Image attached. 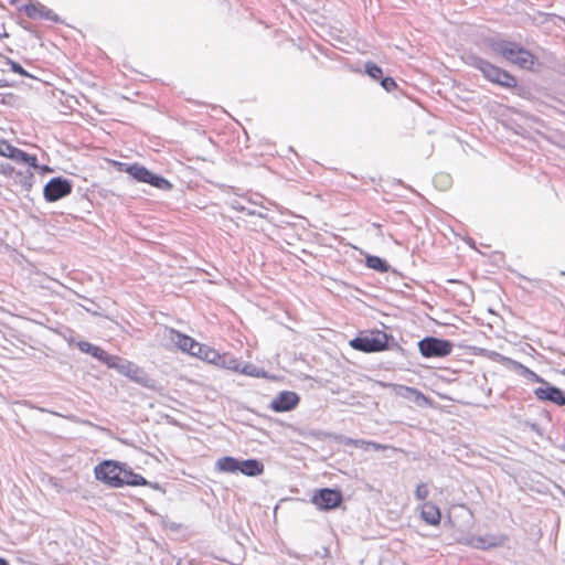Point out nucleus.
I'll use <instances>...</instances> for the list:
<instances>
[{
  "label": "nucleus",
  "mask_w": 565,
  "mask_h": 565,
  "mask_svg": "<svg viewBox=\"0 0 565 565\" xmlns=\"http://www.w3.org/2000/svg\"><path fill=\"white\" fill-rule=\"evenodd\" d=\"M435 183L446 189L450 184V178L447 174H439L435 178Z\"/></svg>",
  "instance_id": "7c9ffc66"
},
{
  "label": "nucleus",
  "mask_w": 565,
  "mask_h": 565,
  "mask_svg": "<svg viewBox=\"0 0 565 565\" xmlns=\"http://www.w3.org/2000/svg\"><path fill=\"white\" fill-rule=\"evenodd\" d=\"M365 264L369 268H372L380 273H386L390 267L388 264L384 259H382L377 256H373V255L366 256Z\"/></svg>",
  "instance_id": "b1692460"
},
{
  "label": "nucleus",
  "mask_w": 565,
  "mask_h": 565,
  "mask_svg": "<svg viewBox=\"0 0 565 565\" xmlns=\"http://www.w3.org/2000/svg\"><path fill=\"white\" fill-rule=\"evenodd\" d=\"M520 366L523 369V374H525L529 380L536 382V383H542L544 385V383L546 382L545 380H543L541 376H539L536 373L529 370L527 367H524L522 365H520Z\"/></svg>",
  "instance_id": "cd10ccee"
},
{
  "label": "nucleus",
  "mask_w": 565,
  "mask_h": 565,
  "mask_svg": "<svg viewBox=\"0 0 565 565\" xmlns=\"http://www.w3.org/2000/svg\"><path fill=\"white\" fill-rule=\"evenodd\" d=\"M420 515L427 524L438 525L440 523V510L431 502H425L422 505Z\"/></svg>",
  "instance_id": "f3484780"
},
{
  "label": "nucleus",
  "mask_w": 565,
  "mask_h": 565,
  "mask_svg": "<svg viewBox=\"0 0 565 565\" xmlns=\"http://www.w3.org/2000/svg\"><path fill=\"white\" fill-rule=\"evenodd\" d=\"M365 72L373 79L381 78L382 74H383L381 67H379L376 64L370 63V62L365 64Z\"/></svg>",
  "instance_id": "a878e982"
},
{
  "label": "nucleus",
  "mask_w": 565,
  "mask_h": 565,
  "mask_svg": "<svg viewBox=\"0 0 565 565\" xmlns=\"http://www.w3.org/2000/svg\"><path fill=\"white\" fill-rule=\"evenodd\" d=\"M491 50L518 66L530 70L534 65L535 57L530 51L510 41L499 40L491 44Z\"/></svg>",
  "instance_id": "f03ea898"
},
{
  "label": "nucleus",
  "mask_w": 565,
  "mask_h": 565,
  "mask_svg": "<svg viewBox=\"0 0 565 565\" xmlns=\"http://www.w3.org/2000/svg\"><path fill=\"white\" fill-rule=\"evenodd\" d=\"M238 373L253 377H267V373L264 370L258 369L252 363L241 364V370Z\"/></svg>",
  "instance_id": "393cba45"
},
{
  "label": "nucleus",
  "mask_w": 565,
  "mask_h": 565,
  "mask_svg": "<svg viewBox=\"0 0 565 565\" xmlns=\"http://www.w3.org/2000/svg\"><path fill=\"white\" fill-rule=\"evenodd\" d=\"M388 386L392 388L396 396L408 399L418 406H423L427 403L426 396L414 387L399 384H390Z\"/></svg>",
  "instance_id": "2eb2a0df"
},
{
  "label": "nucleus",
  "mask_w": 565,
  "mask_h": 565,
  "mask_svg": "<svg viewBox=\"0 0 565 565\" xmlns=\"http://www.w3.org/2000/svg\"><path fill=\"white\" fill-rule=\"evenodd\" d=\"M19 10L24 11L31 19H46L54 22L58 21L57 15L40 2L24 4Z\"/></svg>",
  "instance_id": "dca6fc26"
},
{
  "label": "nucleus",
  "mask_w": 565,
  "mask_h": 565,
  "mask_svg": "<svg viewBox=\"0 0 565 565\" xmlns=\"http://www.w3.org/2000/svg\"><path fill=\"white\" fill-rule=\"evenodd\" d=\"M429 495V490L426 483H419L415 490V497L417 500H426Z\"/></svg>",
  "instance_id": "bb28decb"
},
{
  "label": "nucleus",
  "mask_w": 565,
  "mask_h": 565,
  "mask_svg": "<svg viewBox=\"0 0 565 565\" xmlns=\"http://www.w3.org/2000/svg\"><path fill=\"white\" fill-rule=\"evenodd\" d=\"M76 347L78 348L79 351H82L83 353H86V354H89L92 355L93 358L97 359L98 361L103 362L106 360L108 353L103 350L102 348L95 345V344H92L87 341H78L76 343Z\"/></svg>",
  "instance_id": "6ab92c4d"
},
{
  "label": "nucleus",
  "mask_w": 565,
  "mask_h": 565,
  "mask_svg": "<svg viewBox=\"0 0 565 565\" xmlns=\"http://www.w3.org/2000/svg\"><path fill=\"white\" fill-rule=\"evenodd\" d=\"M124 167V171H126L129 175L140 182L149 183L160 190H169L171 189V184L168 180L162 177L153 174L147 168L140 164H126L120 163Z\"/></svg>",
  "instance_id": "20e7f679"
},
{
  "label": "nucleus",
  "mask_w": 565,
  "mask_h": 565,
  "mask_svg": "<svg viewBox=\"0 0 565 565\" xmlns=\"http://www.w3.org/2000/svg\"><path fill=\"white\" fill-rule=\"evenodd\" d=\"M534 395L540 401H548L558 406L565 405V394L559 388L552 386L548 382L535 388Z\"/></svg>",
  "instance_id": "4468645a"
},
{
  "label": "nucleus",
  "mask_w": 565,
  "mask_h": 565,
  "mask_svg": "<svg viewBox=\"0 0 565 565\" xmlns=\"http://www.w3.org/2000/svg\"><path fill=\"white\" fill-rule=\"evenodd\" d=\"M104 364L135 381L139 382L143 379V372L138 365L119 356L108 354Z\"/></svg>",
  "instance_id": "6e6552de"
},
{
  "label": "nucleus",
  "mask_w": 565,
  "mask_h": 565,
  "mask_svg": "<svg viewBox=\"0 0 565 565\" xmlns=\"http://www.w3.org/2000/svg\"><path fill=\"white\" fill-rule=\"evenodd\" d=\"M241 361L231 354H221L217 366L237 372L241 370Z\"/></svg>",
  "instance_id": "5701e85b"
},
{
  "label": "nucleus",
  "mask_w": 565,
  "mask_h": 565,
  "mask_svg": "<svg viewBox=\"0 0 565 565\" xmlns=\"http://www.w3.org/2000/svg\"><path fill=\"white\" fill-rule=\"evenodd\" d=\"M215 469L218 472L235 473L239 469V460L234 457H222L216 460Z\"/></svg>",
  "instance_id": "aec40b11"
},
{
  "label": "nucleus",
  "mask_w": 565,
  "mask_h": 565,
  "mask_svg": "<svg viewBox=\"0 0 565 565\" xmlns=\"http://www.w3.org/2000/svg\"><path fill=\"white\" fill-rule=\"evenodd\" d=\"M195 358H199L207 363L217 365L221 354L216 350L200 343Z\"/></svg>",
  "instance_id": "412c9836"
},
{
  "label": "nucleus",
  "mask_w": 565,
  "mask_h": 565,
  "mask_svg": "<svg viewBox=\"0 0 565 565\" xmlns=\"http://www.w3.org/2000/svg\"><path fill=\"white\" fill-rule=\"evenodd\" d=\"M7 86V82L4 79H0V87Z\"/></svg>",
  "instance_id": "f704fd0d"
},
{
  "label": "nucleus",
  "mask_w": 565,
  "mask_h": 565,
  "mask_svg": "<svg viewBox=\"0 0 565 565\" xmlns=\"http://www.w3.org/2000/svg\"><path fill=\"white\" fill-rule=\"evenodd\" d=\"M381 85L386 92H392L396 87V83L392 77L382 78Z\"/></svg>",
  "instance_id": "c756f323"
},
{
  "label": "nucleus",
  "mask_w": 565,
  "mask_h": 565,
  "mask_svg": "<svg viewBox=\"0 0 565 565\" xmlns=\"http://www.w3.org/2000/svg\"><path fill=\"white\" fill-rule=\"evenodd\" d=\"M72 183L61 177L51 179L44 186L43 194L47 202H55L72 192Z\"/></svg>",
  "instance_id": "9d476101"
},
{
  "label": "nucleus",
  "mask_w": 565,
  "mask_h": 565,
  "mask_svg": "<svg viewBox=\"0 0 565 565\" xmlns=\"http://www.w3.org/2000/svg\"><path fill=\"white\" fill-rule=\"evenodd\" d=\"M341 443L347 446H354V447L363 448L365 450H369L370 448H372L374 450H381V449L385 448L383 445L376 444L374 441H366L363 439H352L349 437H342Z\"/></svg>",
  "instance_id": "4be33fe9"
},
{
  "label": "nucleus",
  "mask_w": 565,
  "mask_h": 565,
  "mask_svg": "<svg viewBox=\"0 0 565 565\" xmlns=\"http://www.w3.org/2000/svg\"><path fill=\"white\" fill-rule=\"evenodd\" d=\"M33 184V173L30 169L26 170V174L23 177L22 185L25 190H30Z\"/></svg>",
  "instance_id": "2f4dec72"
},
{
  "label": "nucleus",
  "mask_w": 565,
  "mask_h": 565,
  "mask_svg": "<svg viewBox=\"0 0 565 565\" xmlns=\"http://www.w3.org/2000/svg\"><path fill=\"white\" fill-rule=\"evenodd\" d=\"M452 343L447 340L427 337L418 342V349L425 358H444L451 353Z\"/></svg>",
  "instance_id": "423d86ee"
},
{
  "label": "nucleus",
  "mask_w": 565,
  "mask_h": 565,
  "mask_svg": "<svg viewBox=\"0 0 565 565\" xmlns=\"http://www.w3.org/2000/svg\"><path fill=\"white\" fill-rule=\"evenodd\" d=\"M13 172V168L8 163H0V173L9 175Z\"/></svg>",
  "instance_id": "473e14b6"
},
{
  "label": "nucleus",
  "mask_w": 565,
  "mask_h": 565,
  "mask_svg": "<svg viewBox=\"0 0 565 565\" xmlns=\"http://www.w3.org/2000/svg\"><path fill=\"white\" fill-rule=\"evenodd\" d=\"M299 403V396L291 391L280 392L270 402V408L276 413L289 412Z\"/></svg>",
  "instance_id": "f8f14e48"
},
{
  "label": "nucleus",
  "mask_w": 565,
  "mask_h": 565,
  "mask_svg": "<svg viewBox=\"0 0 565 565\" xmlns=\"http://www.w3.org/2000/svg\"><path fill=\"white\" fill-rule=\"evenodd\" d=\"M7 64H9V65H10V68H11L14 73H18V74H20V75H22V76H29L28 72H26V71H24V70L22 68V66H21L19 63H17V62H14V61H12V60H9V58H8V60H7Z\"/></svg>",
  "instance_id": "c85d7f7f"
},
{
  "label": "nucleus",
  "mask_w": 565,
  "mask_h": 565,
  "mask_svg": "<svg viewBox=\"0 0 565 565\" xmlns=\"http://www.w3.org/2000/svg\"><path fill=\"white\" fill-rule=\"evenodd\" d=\"M94 471L97 480H100L115 488L121 487L124 484H147V481L142 476L137 475L131 470H127L125 467L113 460H106L97 465Z\"/></svg>",
  "instance_id": "f257e3e1"
},
{
  "label": "nucleus",
  "mask_w": 565,
  "mask_h": 565,
  "mask_svg": "<svg viewBox=\"0 0 565 565\" xmlns=\"http://www.w3.org/2000/svg\"><path fill=\"white\" fill-rule=\"evenodd\" d=\"M505 541L507 536L502 534L473 535L467 540V544L473 548L488 550L501 546Z\"/></svg>",
  "instance_id": "ddd939ff"
},
{
  "label": "nucleus",
  "mask_w": 565,
  "mask_h": 565,
  "mask_svg": "<svg viewBox=\"0 0 565 565\" xmlns=\"http://www.w3.org/2000/svg\"><path fill=\"white\" fill-rule=\"evenodd\" d=\"M312 502L320 510L335 509L342 502V494L338 490L324 488L312 497Z\"/></svg>",
  "instance_id": "9b49d317"
},
{
  "label": "nucleus",
  "mask_w": 565,
  "mask_h": 565,
  "mask_svg": "<svg viewBox=\"0 0 565 565\" xmlns=\"http://www.w3.org/2000/svg\"><path fill=\"white\" fill-rule=\"evenodd\" d=\"M163 340H167L170 344L178 348L180 351L188 353L192 356H195L198 348L200 345L191 337L183 334L172 328H164L162 331Z\"/></svg>",
  "instance_id": "0eeeda50"
},
{
  "label": "nucleus",
  "mask_w": 565,
  "mask_h": 565,
  "mask_svg": "<svg viewBox=\"0 0 565 565\" xmlns=\"http://www.w3.org/2000/svg\"><path fill=\"white\" fill-rule=\"evenodd\" d=\"M8 36V33L3 30V32H0V38Z\"/></svg>",
  "instance_id": "c9c22d12"
},
{
  "label": "nucleus",
  "mask_w": 565,
  "mask_h": 565,
  "mask_svg": "<svg viewBox=\"0 0 565 565\" xmlns=\"http://www.w3.org/2000/svg\"><path fill=\"white\" fill-rule=\"evenodd\" d=\"M471 64L492 83L499 84L503 87L516 86V79L511 74L495 65H492L481 57H472Z\"/></svg>",
  "instance_id": "7ed1b4c3"
},
{
  "label": "nucleus",
  "mask_w": 565,
  "mask_h": 565,
  "mask_svg": "<svg viewBox=\"0 0 565 565\" xmlns=\"http://www.w3.org/2000/svg\"><path fill=\"white\" fill-rule=\"evenodd\" d=\"M41 169H42L43 171H49V168H47V167H41Z\"/></svg>",
  "instance_id": "e433bc0d"
},
{
  "label": "nucleus",
  "mask_w": 565,
  "mask_h": 565,
  "mask_svg": "<svg viewBox=\"0 0 565 565\" xmlns=\"http://www.w3.org/2000/svg\"><path fill=\"white\" fill-rule=\"evenodd\" d=\"M0 156L12 160L17 164L23 163L28 164L29 168H39L36 157L30 156L29 153L2 139H0Z\"/></svg>",
  "instance_id": "1a4fd4ad"
},
{
  "label": "nucleus",
  "mask_w": 565,
  "mask_h": 565,
  "mask_svg": "<svg viewBox=\"0 0 565 565\" xmlns=\"http://www.w3.org/2000/svg\"><path fill=\"white\" fill-rule=\"evenodd\" d=\"M387 335L384 332L377 331L375 333L361 335L352 339L350 345L358 351L362 352H380L387 347Z\"/></svg>",
  "instance_id": "39448f33"
},
{
  "label": "nucleus",
  "mask_w": 565,
  "mask_h": 565,
  "mask_svg": "<svg viewBox=\"0 0 565 565\" xmlns=\"http://www.w3.org/2000/svg\"><path fill=\"white\" fill-rule=\"evenodd\" d=\"M0 565H9V563L4 558L0 557Z\"/></svg>",
  "instance_id": "72a5a7b5"
},
{
  "label": "nucleus",
  "mask_w": 565,
  "mask_h": 565,
  "mask_svg": "<svg viewBox=\"0 0 565 565\" xmlns=\"http://www.w3.org/2000/svg\"><path fill=\"white\" fill-rule=\"evenodd\" d=\"M264 471V465L257 459L239 460L238 472L248 476L256 477L262 475Z\"/></svg>",
  "instance_id": "a211bd4d"
}]
</instances>
